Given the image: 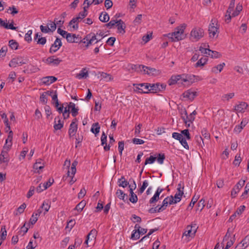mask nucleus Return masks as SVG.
Listing matches in <instances>:
<instances>
[{
    "mask_svg": "<svg viewBox=\"0 0 249 249\" xmlns=\"http://www.w3.org/2000/svg\"><path fill=\"white\" fill-rule=\"evenodd\" d=\"M101 76L103 78L105 79L107 81H111L113 80V77L110 74L102 72Z\"/></svg>",
    "mask_w": 249,
    "mask_h": 249,
    "instance_id": "48",
    "label": "nucleus"
},
{
    "mask_svg": "<svg viewBox=\"0 0 249 249\" xmlns=\"http://www.w3.org/2000/svg\"><path fill=\"white\" fill-rule=\"evenodd\" d=\"M50 203L51 202L49 200L45 201L43 202L42 205L40 207L41 210L43 209L44 211V214H45L50 209L51 207Z\"/></svg>",
    "mask_w": 249,
    "mask_h": 249,
    "instance_id": "30",
    "label": "nucleus"
},
{
    "mask_svg": "<svg viewBox=\"0 0 249 249\" xmlns=\"http://www.w3.org/2000/svg\"><path fill=\"white\" fill-rule=\"evenodd\" d=\"M89 76V73L86 68H83L80 72L76 74V77L79 79L86 78Z\"/></svg>",
    "mask_w": 249,
    "mask_h": 249,
    "instance_id": "25",
    "label": "nucleus"
},
{
    "mask_svg": "<svg viewBox=\"0 0 249 249\" xmlns=\"http://www.w3.org/2000/svg\"><path fill=\"white\" fill-rule=\"evenodd\" d=\"M216 18H213L209 27V33L210 37L214 38L218 36V25Z\"/></svg>",
    "mask_w": 249,
    "mask_h": 249,
    "instance_id": "2",
    "label": "nucleus"
},
{
    "mask_svg": "<svg viewBox=\"0 0 249 249\" xmlns=\"http://www.w3.org/2000/svg\"><path fill=\"white\" fill-rule=\"evenodd\" d=\"M13 134V133L12 131L10 130L9 132L8 137H7V139L6 140L5 144H4V145H7V147H9V148H10L11 147V146H12Z\"/></svg>",
    "mask_w": 249,
    "mask_h": 249,
    "instance_id": "32",
    "label": "nucleus"
},
{
    "mask_svg": "<svg viewBox=\"0 0 249 249\" xmlns=\"http://www.w3.org/2000/svg\"><path fill=\"white\" fill-rule=\"evenodd\" d=\"M247 122L246 120L243 119L240 123V125H236L234 131L236 133H239L241 131L244 127L245 126Z\"/></svg>",
    "mask_w": 249,
    "mask_h": 249,
    "instance_id": "29",
    "label": "nucleus"
},
{
    "mask_svg": "<svg viewBox=\"0 0 249 249\" xmlns=\"http://www.w3.org/2000/svg\"><path fill=\"white\" fill-rule=\"evenodd\" d=\"M209 55L211 56L212 58H218L221 56V54L218 52L212 51L211 50Z\"/></svg>",
    "mask_w": 249,
    "mask_h": 249,
    "instance_id": "59",
    "label": "nucleus"
},
{
    "mask_svg": "<svg viewBox=\"0 0 249 249\" xmlns=\"http://www.w3.org/2000/svg\"><path fill=\"white\" fill-rule=\"evenodd\" d=\"M100 20L103 22H107L109 19V17L108 14L106 12H102L99 18Z\"/></svg>",
    "mask_w": 249,
    "mask_h": 249,
    "instance_id": "36",
    "label": "nucleus"
},
{
    "mask_svg": "<svg viewBox=\"0 0 249 249\" xmlns=\"http://www.w3.org/2000/svg\"><path fill=\"white\" fill-rule=\"evenodd\" d=\"M44 164L42 163L41 160H39V161H36L34 165V168L36 170L42 169L44 168Z\"/></svg>",
    "mask_w": 249,
    "mask_h": 249,
    "instance_id": "45",
    "label": "nucleus"
},
{
    "mask_svg": "<svg viewBox=\"0 0 249 249\" xmlns=\"http://www.w3.org/2000/svg\"><path fill=\"white\" fill-rule=\"evenodd\" d=\"M140 237V233L138 231L137 229H135L132 231L131 234V238L133 240L138 239Z\"/></svg>",
    "mask_w": 249,
    "mask_h": 249,
    "instance_id": "50",
    "label": "nucleus"
},
{
    "mask_svg": "<svg viewBox=\"0 0 249 249\" xmlns=\"http://www.w3.org/2000/svg\"><path fill=\"white\" fill-rule=\"evenodd\" d=\"M116 195L119 199L122 200H124L125 196H126V194L124 193L122 190L120 189L117 190Z\"/></svg>",
    "mask_w": 249,
    "mask_h": 249,
    "instance_id": "47",
    "label": "nucleus"
},
{
    "mask_svg": "<svg viewBox=\"0 0 249 249\" xmlns=\"http://www.w3.org/2000/svg\"><path fill=\"white\" fill-rule=\"evenodd\" d=\"M9 45L12 49L17 50L18 48V43L14 40H11L9 42Z\"/></svg>",
    "mask_w": 249,
    "mask_h": 249,
    "instance_id": "55",
    "label": "nucleus"
},
{
    "mask_svg": "<svg viewBox=\"0 0 249 249\" xmlns=\"http://www.w3.org/2000/svg\"><path fill=\"white\" fill-rule=\"evenodd\" d=\"M40 100L43 104H46L47 103V95L45 92L42 93L40 96Z\"/></svg>",
    "mask_w": 249,
    "mask_h": 249,
    "instance_id": "60",
    "label": "nucleus"
},
{
    "mask_svg": "<svg viewBox=\"0 0 249 249\" xmlns=\"http://www.w3.org/2000/svg\"><path fill=\"white\" fill-rule=\"evenodd\" d=\"M181 75L172 76L168 81L169 85H173L177 83H179Z\"/></svg>",
    "mask_w": 249,
    "mask_h": 249,
    "instance_id": "27",
    "label": "nucleus"
},
{
    "mask_svg": "<svg viewBox=\"0 0 249 249\" xmlns=\"http://www.w3.org/2000/svg\"><path fill=\"white\" fill-rule=\"evenodd\" d=\"M180 134L185 137L184 138L186 139V141L187 140H189L191 139V136L188 129H184L182 130Z\"/></svg>",
    "mask_w": 249,
    "mask_h": 249,
    "instance_id": "53",
    "label": "nucleus"
},
{
    "mask_svg": "<svg viewBox=\"0 0 249 249\" xmlns=\"http://www.w3.org/2000/svg\"><path fill=\"white\" fill-rule=\"evenodd\" d=\"M53 182V179L50 178L49 180L43 184V189H47L49 187Z\"/></svg>",
    "mask_w": 249,
    "mask_h": 249,
    "instance_id": "64",
    "label": "nucleus"
},
{
    "mask_svg": "<svg viewBox=\"0 0 249 249\" xmlns=\"http://www.w3.org/2000/svg\"><path fill=\"white\" fill-rule=\"evenodd\" d=\"M1 237L0 240L2 241L6 239L7 236V231H6V228L5 226H2L1 228Z\"/></svg>",
    "mask_w": 249,
    "mask_h": 249,
    "instance_id": "49",
    "label": "nucleus"
},
{
    "mask_svg": "<svg viewBox=\"0 0 249 249\" xmlns=\"http://www.w3.org/2000/svg\"><path fill=\"white\" fill-rule=\"evenodd\" d=\"M66 40L70 43H80L81 42V37L79 35L70 33V35H67Z\"/></svg>",
    "mask_w": 249,
    "mask_h": 249,
    "instance_id": "15",
    "label": "nucleus"
},
{
    "mask_svg": "<svg viewBox=\"0 0 249 249\" xmlns=\"http://www.w3.org/2000/svg\"><path fill=\"white\" fill-rule=\"evenodd\" d=\"M34 40L36 42L37 44L44 45L46 44L47 40L45 37L42 36V34L37 33L34 36Z\"/></svg>",
    "mask_w": 249,
    "mask_h": 249,
    "instance_id": "17",
    "label": "nucleus"
},
{
    "mask_svg": "<svg viewBox=\"0 0 249 249\" xmlns=\"http://www.w3.org/2000/svg\"><path fill=\"white\" fill-rule=\"evenodd\" d=\"M43 61L47 65L57 66L60 64L62 60L53 55L43 59Z\"/></svg>",
    "mask_w": 249,
    "mask_h": 249,
    "instance_id": "10",
    "label": "nucleus"
},
{
    "mask_svg": "<svg viewBox=\"0 0 249 249\" xmlns=\"http://www.w3.org/2000/svg\"><path fill=\"white\" fill-rule=\"evenodd\" d=\"M142 14L138 15L134 20L133 23L135 25H138L141 23L142 20Z\"/></svg>",
    "mask_w": 249,
    "mask_h": 249,
    "instance_id": "58",
    "label": "nucleus"
},
{
    "mask_svg": "<svg viewBox=\"0 0 249 249\" xmlns=\"http://www.w3.org/2000/svg\"><path fill=\"white\" fill-rule=\"evenodd\" d=\"M240 243L243 249H246L249 246V234L246 236Z\"/></svg>",
    "mask_w": 249,
    "mask_h": 249,
    "instance_id": "39",
    "label": "nucleus"
},
{
    "mask_svg": "<svg viewBox=\"0 0 249 249\" xmlns=\"http://www.w3.org/2000/svg\"><path fill=\"white\" fill-rule=\"evenodd\" d=\"M57 78L53 76H48L43 77L41 79V81L43 84L46 85H50L51 84L54 83L57 80Z\"/></svg>",
    "mask_w": 249,
    "mask_h": 249,
    "instance_id": "20",
    "label": "nucleus"
},
{
    "mask_svg": "<svg viewBox=\"0 0 249 249\" xmlns=\"http://www.w3.org/2000/svg\"><path fill=\"white\" fill-rule=\"evenodd\" d=\"M225 65L224 63L222 64H220L216 66L213 67L212 68V71L215 73H217L222 71L223 69L224 66Z\"/></svg>",
    "mask_w": 249,
    "mask_h": 249,
    "instance_id": "35",
    "label": "nucleus"
},
{
    "mask_svg": "<svg viewBox=\"0 0 249 249\" xmlns=\"http://www.w3.org/2000/svg\"><path fill=\"white\" fill-rule=\"evenodd\" d=\"M172 137L176 140H178L181 145L186 149H189V146L188 144L187 141H186V139L183 137L181 134L174 132L172 133Z\"/></svg>",
    "mask_w": 249,
    "mask_h": 249,
    "instance_id": "7",
    "label": "nucleus"
},
{
    "mask_svg": "<svg viewBox=\"0 0 249 249\" xmlns=\"http://www.w3.org/2000/svg\"><path fill=\"white\" fill-rule=\"evenodd\" d=\"M100 126L98 123H95L92 124L90 131L95 135H97L100 132Z\"/></svg>",
    "mask_w": 249,
    "mask_h": 249,
    "instance_id": "34",
    "label": "nucleus"
},
{
    "mask_svg": "<svg viewBox=\"0 0 249 249\" xmlns=\"http://www.w3.org/2000/svg\"><path fill=\"white\" fill-rule=\"evenodd\" d=\"M183 187L182 188V190H180V188H178V193H177L175 195L174 197V203L176 204L177 202H179L181 200V197L182 196V195L183 194Z\"/></svg>",
    "mask_w": 249,
    "mask_h": 249,
    "instance_id": "23",
    "label": "nucleus"
},
{
    "mask_svg": "<svg viewBox=\"0 0 249 249\" xmlns=\"http://www.w3.org/2000/svg\"><path fill=\"white\" fill-rule=\"evenodd\" d=\"M148 181L146 180H145L143 182L142 186L140 188V189L139 190V193L140 194H142V193H143V192H144V191L145 190L146 188L148 186Z\"/></svg>",
    "mask_w": 249,
    "mask_h": 249,
    "instance_id": "52",
    "label": "nucleus"
},
{
    "mask_svg": "<svg viewBox=\"0 0 249 249\" xmlns=\"http://www.w3.org/2000/svg\"><path fill=\"white\" fill-rule=\"evenodd\" d=\"M132 69H135L137 71H140L143 72V74L148 75H153L156 71L155 68L148 67L144 65H134Z\"/></svg>",
    "mask_w": 249,
    "mask_h": 249,
    "instance_id": "3",
    "label": "nucleus"
},
{
    "mask_svg": "<svg viewBox=\"0 0 249 249\" xmlns=\"http://www.w3.org/2000/svg\"><path fill=\"white\" fill-rule=\"evenodd\" d=\"M241 160H242L240 157V155L237 154L235 156V159H234L233 163L235 165L239 166Z\"/></svg>",
    "mask_w": 249,
    "mask_h": 249,
    "instance_id": "62",
    "label": "nucleus"
},
{
    "mask_svg": "<svg viewBox=\"0 0 249 249\" xmlns=\"http://www.w3.org/2000/svg\"><path fill=\"white\" fill-rule=\"evenodd\" d=\"M77 120L75 118L74 119L70 125L69 129V135L70 137H71L75 135L77 130Z\"/></svg>",
    "mask_w": 249,
    "mask_h": 249,
    "instance_id": "12",
    "label": "nucleus"
},
{
    "mask_svg": "<svg viewBox=\"0 0 249 249\" xmlns=\"http://www.w3.org/2000/svg\"><path fill=\"white\" fill-rule=\"evenodd\" d=\"M248 107L247 103L241 102L234 107V110L238 112H244Z\"/></svg>",
    "mask_w": 249,
    "mask_h": 249,
    "instance_id": "21",
    "label": "nucleus"
},
{
    "mask_svg": "<svg viewBox=\"0 0 249 249\" xmlns=\"http://www.w3.org/2000/svg\"><path fill=\"white\" fill-rule=\"evenodd\" d=\"M118 185L123 188L126 187L128 185V182L125 180L124 177L122 176L118 179Z\"/></svg>",
    "mask_w": 249,
    "mask_h": 249,
    "instance_id": "37",
    "label": "nucleus"
},
{
    "mask_svg": "<svg viewBox=\"0 0 249 249\" xmlns=\"http://www.w3.org/2000/svg\"><path fill=\"white\" fill-rule=\"evenodd\" d=\"M197 229V227L195 224L188 225L186 228L183 235L186 237H194L196 232Z\"/></svg>",
    "mask_w": 249,
    "mask_h": 249,
    "instance_id": "6",
    "label": "nucleus"
},
{
    "mask_svg": "<svg viewBox=\"0 0 249 249\" xmlns=\"http://www.w3.org/2000/svg\"><path fill=\"white\" fill-rule=\"evenodd\" d=\"M149 83L134 84L133 86L138 89V91L141 93H148L149 92Z\"/></svg>",
    "mask_w": 249,
    "mask_h": 249,
    "instance_id": "8",
    "label": "nucleus"
},
{
    "mask_svg": "<svg viewBox=\"0 0 249 249\" xmlns=\"http://www.w3.org/2000/svg\"><path fill=\"white\" fill-rule=\"evenodd\" d=\"M135 229H137L138 231L140 234H144L146 233L147 230L144 228H141L140 226L138 224H136L134 227Z\"/></svg>",
    "mask_w": 249,
    "mask_h": 249,
    "instance_id": "51",
    "label": "nucleus"
},
{
    "mask_svg": "<svg viewBox=\"0 0 249 249\" xmlns=\"http://www.w3.org/2000/svg\"><path fill=\"white\" fill-rule=\"evenodd\" d=\"M245 182V180L241 179L235 185L231 192V195L233 197H235L236 194L239 192V190L244 186Z\"/></svg>",
    "mask_w": 249,
    "mask_h": 249,
    "instance_id": "11",
    "label": "nucleus"
},
{
    "mask_svg": "<svg viewBox=\"0 0 249 249\" xmlns=\"http://www.w3.org/2000/svg\"><path fill=\"white\" fill-rule=\"evenodd\" d=\"M86 202L85 200H82L73 209V211H77L78 213L81 212L86 206Z\"/></svg>",
    "mask_w": 249,
    "mask_h": 249,
    "instance_id": "31",
    "label": "nucleus"
},
{
    "mask_svg": "<svg viewBox=\"0 0 249 249\" xmlns=\"http://www.w3.org/2000/svg\"><path fill=\"white\" fill-rule=\"evenodd\" d=\"M186 28V25L183 24L177 27L173 33H169L167 36L172 42H176L184 38V31Z\"/></svg>",
    "mask_w": 249,
    "mask_h": 249,
    "instance_id": "1",
    "label": "nucleus"
},
{
    "mask_svg": "<svg viewBox=\"0 0 249 249\" xmlns=\"http://www.w3.org/2000/svg\"><path fill=\"white\" fill-rule=\"evenodd\" d=\"M182 95L184 98L193 101L197 95V93L196 91L193 90L192 89H189L185 91Z\"/></svg>",
    "mask_w": 249,
    "mask_h": 249,
    "instance_id": "13",
    "label": "nucleus"
},
{
    "mask_svg": "<svg viewBox=\"0 0 249 249\" xmlns=\"http://www.w3.org/2000/svg\"><path fill=\"white\" fill-rule=\"evenodd\" d=\"M38 217H39L38 216H36L35 214L33 213L30 219L29 223H28V225H29L30 224L32 225L35 224L38 220Z\"/></svg>",
    "mask_w": 249,
    "mask_h": 249,
    "instance_id": "57",
    "label": "nucleus"
},
{
    "mask_svg": "<svg viewBox=\"0 0 249 249\" xmlns=\"http://www.w3.org/2000/svg\"><path fill=\"white\" fill-rule=\"evenodd\" d=\"M75 19L72 18V19L69 22V25L71 28L72 29L73 31L77 30L78 29V24L77 22H76Z\"/></svg>",
    "mask_w": 249,
    "mask_h": 249,
    "instance_id": "42",
    "label": "nucleus"
},
{
    "mask_svg": "<svg viewBox=\"0 0 249 249\" xmlns=\"http://www.w3.org/2000/svg\"><path fill=\"white\" fill-rule=\"evenodd\" d=\"M25 63V62L22 57H16L13 58L10 61L9 65L11 67L15 68Z\"/></svg>",
    "mask_w": 249,
    "mask_h": 249,
    "instance_id": "14",
    "label": "nucleus"
},
{
    "mask_svg": "<svg viewBox=\"0 0 249 249\" xmlns=\"http://www.w3.org/2000/svg\"><path fill=\"white\" fill-rule=\"evenodd\" d=\"M234 96L233 92H231L227 94H224L222 96V100L223 101H229L231 99H232Z\"/></svg>",
    "mask_w": 249,
    "mask_h": 249,
    "instance_id": "44",
    "label": "nucleus"
},
{
    "mask_svg": "<svg viewBox=\"0 0 249 249\" xmlns=\"http://www.w3.org/2000/svg\"><path fill=\"white\" fill-rule=\"evenodd\" d=\"M174 203V197L172 196H167L162 201L161 205H160L161 208L163 209L164 211L165 210L168 205V204L171 205Z\"/></svg>",
    "mask_w": 249,
    "mask_h": 249,
    "instance_id": "19",
    "label": "nucleus"
},
{
    "mask_svg": "<svg viewBox=\"0 0 249 249\" xmlns=\"http://www.w3.org/2000/svg\"><path fill=\"white\" fill-rule=\"evenodd\" d=\"M64 123L60 119V118L59 116H57L54 119V124L53 127L55 130H60L63 126Z\"/></svg>",
    "mask_w": 249,
    "mask_h": 249,
    "instance_id": "24",
    "label": "nucleus"
},
{
    "mask_svg": "<svg viewBox=\"0 0 249 249\" xmlns=\"http://www.w3.org/2000/svg\"><path fill=\"white\" fill-rule=\"evenodd\" d=\"M9 149V147H7V145H4L1 154H0V162L1 163H8L9 162L10 159L8 152Z\"/></svg>",
    "mask_w": 249,
    "mask_h": 249,
    "instance_id": "9",
    "label": "nucleus"
},
{
    "mask_svg": "<svg viewBox=\"0 0 249 249\" xmlns=\"http://www.w3.org/2000/svg\"><path fill=\"white\" fill-rule=\"evenodd\" d=\"M190 35L193 41H197L203 36V30L200 28H195L192 30Z\"/></svg>",
    "mask_w": 249,
    "mask_h": 249,
    "instance_id": "4",
    "label": "nucleus"
},
{
    "mask_svg": "<svg viewBox=\"0 0 249 249\" xmlns=\"http://www.w3.org/2000/svg\"><path fill=\"white\" fill-rule=\"evenodd\" d=\"M116 24H117V29H118L119 32L120 33H123V34L124 33L125 26H124V22L121 19H119V20L117 21V23Z\"/></svg>",
    "mask_w": 249,
    "mask_h": 249,
    "instance_id": "33",
    "label": "nucleus"
},
{
    "mask_svg": "<svg viewBox=\"0 0 249 249\" xmlns=\"http://www.w3.org/2000/svg\"><path fill=\"white\" fill-rule=\"evenodd\" d=\"M149 86V92L152 91V92H157V91H160L161 89L160 88V84L159 83H156V84H150Z\"/></svg>",
    "mask_w": 249,
    "mask_h": 249,
    "instance_id": "28",
    "label": "nucleus"
},
{
    "mask_svg": "<svg viewBox=\"0 0 249 249\" xmlns=\"http://www.w3.org/2000/svg\"><path fill=\"white\" fill-rule=\"evenodd\" d=\"M62 46V42L60 39L57 38L54 43L51 45L49 50V53H53L59 50Z\"/></svg>",
    "mask_w": 249,
    "mask_h": 249,
    "instance_id": "16",
    "label": "nucleus"
},
{
    "mask_svg": "<svg viewBox=\"0 0 249 249\" xmlns=\"http://www.w3.org/2000/svg\"><path fill=\"white\" fill-rule=\"evenodd\" d=\"M84 39H86L87 41V44L85 45L86 49L88 48L89 46L95 44L101 40V39H98L97 36L92 33L87 35Z\"/></svg>",
    "mask_w": 249,
    "mask_h": 249,
    "instance_id": "5",
    "label": "nucleus"
},
{
    "mask_svg": "<svg viewBox=\"0 0 249 249\" xmlns=\"http://www.w3.org/2000/svg\"><path fill=\"white\" fill-rule=\"evenodd\" d=\"M70 110L69 109H67V107H65L64 111L62 112V115L64 119H68L70 116Z\"/></svg>",
    "mask_w": 249,
    "mask_h": 249,
    "instance_id": "61",
    "label": "nucleus"
},
{
    "mask_svg": "<svg viewBox=\"0 0 249 249\" xmlns=\"http://www.w3.org/2000/svg\"><path fill=\"white\" fill-rule=\"evenodd\" d=\"M97 231L95 229H92L87 236V239L85 242V244L88 246V242L90 240H94L96 238L97 234Z\"/></svg>",
    "mask_w": 249,
    "mask_h": 249,
    "instance_id": "22",
    "label": "nucleus"
},
{
    "mask_svg": "<svg viewBox=\"0 0 249 249\" xmlns=\"http://www.w3.org/2000/svg\"><path fill=\"white\" fill-rule=\"evenodd\" d=\"M87 15L88 11L86 9V7L85 6L84 7V10L82 12H80L77 17H79V18H80V19H83Z\"/></svg>",
    "mask_w": 249,
    "mask_h": 249,
    "instance_id": "46",
    "label": "nucleus"
},
{
    "mask_svg": "<svg viewBox=\"0 0 249 249\" xmlns=\"http://www.w3.org/2000/svg\"><path fill=\"white\" fill-rule=\"evenodd\" d=\"M163 209H162L160 205H158L155 208H152L148 210L149 213H160L162 212Z\"/></svg>",
    "mask_w": 249,
    "mask_h": 249,
    "instance_id": "43",
    "label": "nucleus"
},
{
    "mask_svg": "<svg viewBox=\"0 0 249 249\" xmlns=\"http://www.w3.org/2000/svg\"><path fill=\"white\" fill-rule=\"evenodd\" d=\"M207 61L208 59L207 58H201L199 59L198 61L196 63L195 67L197 68L201 66H203L207 63Z\"/></svg>",
    "mask_w": 249,
    "mask_h": 249,
    "instance_id": "40",
    "label": "nucleus"
},
{
    "mask_svg": "<svg viewBox=\"0 0 249 249\" xmlns=\"http://www.w3.org/2000/svg\"><path fill=\"white\" fill-rule=\"evenodd\" d=\"M179 113L180 115L181 119L183 120H185V117L187 114V112L185 108L183 107H178Z\"/></svg>",
    "mask_w": 249,
    "mask_h": 249,
    "instance_id": "41",
    "label": "nucleus"
},
{
    "mask_svg": "<svg viewBox=\"0 0 249 249\" xmlns=\"http://www.w3.org/2000/svg\"><path fill=\"white\" fill-rule=\"evenodd\" d=\"M156 158L152 156H150V157L147 158L144 162V164L146 165L147 164H152L155 162L156 160Z\"/></svg>",
    "mask_w": 249,
    "mask_h": 249,
    "instance_id": "56",
    "label": "nucleus"
},
{
    "mask_svg": "<svg viewBox=\"0 0 249 249\" xmlns=\"http://www.w3.org/2000/svg\"><path fill=\"white\" fill-rule=\"evenodd\" d=\"M195 119V117L193 116L190 114L188 115V114L185 117V120H183V122L187 127L190 126L191 124H192Z\"/></svg>",
    "mask_w": 249,
    "mask_h": 249,
    "instance_id": "26",
    "label": "nucleus"
},
{
    "mask_svg": "<svg viewBox=\"0 0 249 249\" xmlns=\"http://www.w3.org/2000/svg\"><path fill=\"white\" fill-rule=\"evenodd\" d=\"M163 191V189L158 187L154 195L150 199L149 203L150 204H153L157 202L160 198V194Z\"/></svg>",
    "mask_w": 249,
    "mask_h": 249,
    "instance_id": "18",
    "label": "nucleus"
},
{
    "mask_svg": "<svg viewBox=\"0 0 249 249\" xmlns=\"http://www.w3.org/2000/svg\"><path fill=\"white\" fill-rule=\"evenodd\" d=\"M129 191L131 195L129 198L130 201L133 203H136L138 201V197L137 195L134 193L132 188H131Z\"/></svg>",
    "mask_w": 249,
    "mask_h": 249,
    "instance_id": "38",
    "label": "nucleus"
},
{
    "mask_svg": "<svg viewBox=\"0 0 249 249\" xmlns=\"http://www.w3.org/2000/svg\"><path fill=\"white\" fill-rule=\"evenodd\" d=\"M235 241V235H233V237L231 238L229 241H228L227 243V245L225 248L224 249H229V248H230L234 242Z\"/></svg>",
    "mask_w": 249,
    "mask_h": 249,
    "instance_id": "63",
    "label": "nucleus"
},
{
    "mask_svg": "<svg viewBox=\"0 0 249 249\" xmlns=\"http://www.w3.org/2000/svg\"><path fill=\"white\" fill-rule=\"evenodd\" d=\"M76 172V168L71 167L70 170H68L67 172V177H74Z\"/></svg>",
    "mask_w": 249,
    "mask_h": 249,
    "instance_id": "54",
    "label": "nucleus"
}]
</instances>
